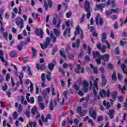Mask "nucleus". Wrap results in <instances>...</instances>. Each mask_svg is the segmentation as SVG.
<instances>
[{
    "label": "nucleus",
    "instance_id": "obj_39",
    "mask_svg": "<svg viewBox=\"0 0 127 127\" xmlns=\"http://www.w3.org/2000/svg\"><path fill=\"white\" fill-rule=\"evenodd\" d=\"M39 107L41 109V110H43L44 109H45V105H44V104L42 102H40L39 103Z\"/></svg>",
    "mask_w": 127,
    "mask_h": 127
},
{
    "label": "nucleus",
    "instance_id": "obj_13",
    "mask_svg": "<svg viewBox=\"0 0 127 127\" xmlns=\"http://www.w3.org/2000/svg\"><path fill=\"white\" fill-rule=\"evenodd\" d=\"M36 68L38 70H41V71H43V70H45V68H46V65H45V64H37Z\"/></svg>",
    "mask_w": 127,
    "mask_h": 127
},
{
    "label": "nucleus",
    "instance_id": "obj_49",
    "mask_svg": "<svg viewBox=\"0 0 127 127\" xmlns=\"http://www.w3.org/2000/svg\"><path fill=\"white\" fill-rule=\"evenodd\" d=\"M13 118L15 119V120H16V119H17V118L18 117V115L17 114V112H14V113L13 114Z\"/></svg>",
    "mask_w": 127,
    "mask_h": 127
},
{
    "label": "nucleus",
    "instance_id": "obj_19",
    "mask_svg": "<svg viewBox=\"0 0 127 127\" xmlns=\"http://www.w3.org/2000/svg\"><path fill=\"white\" fill-rule=\"evenodd\" d=\"M102 39H101V42L104 44L105 42H106V40L107 39V34L106 33H103L102 34Z\"/></svg>",
    "mask_w": 127,
    "mask_h": 127
},
{
    "label": "nucleus",
    "instance_id": "obj_48",
    "mask_svg": "<svg viewBox=\"0 0 127 127\" xmlns=\"http://www.w3.org/2000/svg\"><path fill=\"white\" fill-rule=\"evenodd\" d=\"M41 80L42 82H45L46 79H45V74L44 73H42L41 75Z\"/></svg>",
    "mask_w": 127,
    "mask_h": 127
},
{
    "label": "nucleus",
    "instance_id": "obj_8",
    "mask_svg": "<svg viewBox=\"0 0 127 127\" xmlns=\"http://www.w3.org/2000/svg\"><path fill=\"white\" fill-rule=\"evenodd\" d=\"M17 26H19L20 29H22L23 27H24V25H23V23H24V21H23V19L21 18H18V20L16 21L15 22Z\"/></svg>",
    "mask_w": 127,
    "mask_h": 127
},
{
    "label": "nucleus",
    "instance_id": "obj_10",
    "mask_svg": "<svg viewBox=\"0 0 127 127\" xmlns=\"http://www.w3.org/2000/svg\"><path fill=\"white\" fill-rule=\"evenodd\" d=\"M81 43V41H80V39H77L76 41V43L75 42H73L71 44V46L72 48H77V49L80 47V44Z\"/></svg>",
    "mask_w": 127,
    "mask_h": 127
},
{
    "label": "nucleus",
    "instance_id": "obj_23",
    "mask_svg": "<svg viewBox=\"0 0 127 127\" xmlns=\"http://www.w3.org/2000/svg\"><path fill=\"white\" fill-rule=\"evenodd\" d=\"M0 59L2 63H4L5 60L3 58V51L0 50Z\"/></svg>",
    "mask_w": 127,
    "mask_h": 127
},
{
    "label": "nucleus",
    "instance_id": "obj_54",
    "mask_svg": "<svg viewBox=\"0 0 127 127\" xmlns=\"http://www.w3.org/2000/svg\"><path fill=\"white\" fill-rule=\"evenodd\" d=\"M29 97H30V93H27L26 94V98L28 103L30 102V100H29Z\"/></svg>",
    "mask_w": 127,
    "mask_h": 127
},
{
    "label": "nucleus",
    "instance_id": "obj_32",
    "mask_svg": "<svg viewBox=\"0 0 127 127\" xmlns=\"http://www.w3.org/2000/svg\"><path fill=\"white\" fill-rule=\"evenodd\" d=\"M117 96H118V92L114 91L112 93V97L113 100H115Z\"/></svg>",
    "mask_w": 127,
    "mask_h": 127
},
{
    "label": "nucleus",
    "instance_id": "obj_38",
    "mask_svg": "<svg viewBox=\"0 0 127 127\" xmlns=\"http://www.w3.org/2000/svg\"><path fill=\"white\" fill-rule=\"evenodd\" d=\"M54 32L56 36H59L60 34V32H59V30H58V29H54Z\"/></svg>",
    "mask_w": 127,
    "mask_h": 127
},
{
    "label": "nucleus",
    "instance_id": "obj_40",
    "mask_svg": "<svg viewBox=\"0 0 127 127\" xmlns=\"http://www.w3.org/2000/svg\"><path fill=\"white\" fill-rule=\"evenodd\" d=\"M58 50V48H57V47H55L52 50V55L53 56L55 55V53L57 52Z\"/></svg>",
    "mask_w": 127,
    "mask_h": 127
},
{
    "label": "nucleus",
    "instance_id": "obj_56",
    "mask_svg": "<svg viewBox=\"0 0 127 127\" xmlns=\"http://www.w3.org/2000/svg\"><path fill=\"white\" fill-rule=\"evenodd\" d=\"M44 6L45 7L46 11H47V10H48V4H47V3L46 2H44Z\"/></svg>",
    "mask_w": 127,
    "mask_h": 127
},
{
    "label": "nucleus",
    "instance_id": "obj_30",
    "mask_svg": "<svg viewBox=\"0 0 127 127\" xmlns=\"http://www.w3.org/2000/svg\"><path fill=\"white\" fill-rule=\"evenodd\" d=\"M105 7V4L101 3L99 5H96L97 10H99V9H101L102 8H104Z\"/></svg>",
    "mask_w": 127,
    "mask_h": 127
},
{
    "label": "nucleus",
    "instance_id": "obj_43",
    "mask_svg": "<svg viewBox=\"0 0 127 127\" xmlns=\"http://www.w3.org/2000/svg\"><path fill=\"white\" fill-rule=\"evenodd\" d=\"M27 71L28 72V75L29 76H32V72L31 71V68H30V66L28 67Z\"/></svg>",
    "mask_w": 127,
    "mask_h": 127
},
{
    "label": "nucleus",
    "instance_id": "obj_24",
    "mask_svg": "<svg viewBox=\"0 0 127 127\" xmlns=\"http://www.w3.org/2000/svg\"><path fill=\"white\" fill-rule=\"evenodd\" d=\"M49 110L54 111V105H53V100L52 99L49 105Z\"/></svg>",
    "mask_w": 127,
    "mask_h": 127
},
{
    "label": "nucleus",
    "instance_id": "obj_44",
    "mask_svg": "<svg viewBox=\"0 0 127 127\" xmlns=\"http://www.w3.org/2000/svg\"><path fill=\"white\" fill-rule=\"evenodd\" d=\"M75 58V54L74 53L71 54L69 56H68V59L70 60H73Z\"/></svg>",
    "mask_w": 127,
    "mask_h": 127
},
{
    "label": "nucleus",
    "instance_id": "obj_62",
    "mask_svg": "<svg viewBox=\"0 0 127 127\" xmlns=\"http://www.w3.org/2000/svg\"><path fill=\"white\" fill-rule=\"evenodd\" d=\"M73 87H74V89L76 90V91H78L80 89V87L79 86H78V85H77L76 84H74L73 85Z\"/></svg>",
    "mask_w": 127,
    "mask_h": 127
},
{
    "label": "nucleus",
    "instance_id": "obj_14",
    "mask_svg": "<svg viewBox=\"0 0 127 127\" xmlns=\"http://www.w3.org/2000/svg\"><path fill=\"white\" fill-rule=\"evenodd\" d=\"M118 89L119 91H121L122 94H125L126 93L125 91H127V86L126 85H124L122 87L121 84H119Z\"/></svg>",
    "mask_w": 127,
    "mask_h": 127
},
{
    "label": "nucleus",
    "instance_id": "obj_42",
    "mask_svg": "<svg viewBox=\"0 0 127 127\" xmlns=\"http://www.w3.org/2000/svg\"><path fill=\"white\" fill-rule=\"evenodd\" d=\"M82 85H83V88H88V86H89L88 82L86 80H84L83 81Z\"/></svg>",
    "mask_w": 127,
    "mask_h": 127
},
{
    "label": "nucleus",
    "instance_id": "obj_37",
    "mask_svg": "<svg viewBox=\"0 0 127 127\" xmlns=\"http://www.w3.org/2000/svg\"><path fill=\"white\" fill-rule=\"evenodd\" d=\"M58 71L59 72H60V73H62V74H63V75H64V76H65V71L63 70V69H62V67H59L58 68Z\"/></svg>",
    "mask_w": 127,
    "mask_h": 127
},
{
    "label": "nucleus",
    "instance_id": "obj_5",
    "mask_svg": "<svg viewBox=\"0 0 127 127\" xmlns=\"http://www.w3.org/2000/svg\"><path fill=\"white\" fill-rule=\"evenodd\" d=\"M89 114L90 117H91L93 120H96L97 118V113H96L95 110H94L93 107H91L89 110Z\"/></svg>",
    "mask_w": 127,
    "mask_h": 127
},
{
    "label": "nucleus",
    "instance_id": "obj_26",
    "mask_svg": "<svg viewBox=\"0 0 127 127\" xmlns=\"http://www.w3.org/2000/svg\"><path fill=\"white\" fill-rule=\"evenodd\" d=\"M11 58H14V57H18V54L15 53V51H12L10 53Z\"/></svg>",
    "mask_w": 127,
    "mask_h": 127
},
{
    "label": "nucleus",
    "instance_id": "obj_16",
    "mask_svg": "<svg viewBox=\"0 0 127 127\" xmlns=\"http://www.w3.org/2000/svg\"><path fill=\"white\" fill-rule=\"evenodd\" d=\"M23 44H24V42L21 41L19 45L17 46V49L19 51H21L23 49Z\"/></svg>",
    "mask_w": 127,
    "mask_h": 127
},
{
    "label": "nucleus",
    "instance_id": "obj_2",
    "mask_svg": "<svg viewBox=\"0 0 127 127\" xmlns=\"http://www.w3.org/2000/svg\"><path fill=\"white\" fill-rule=\"evenodd\" d=\"M84 7L85 11L87 12V19H90V17H91L90 2H89L88 1H85L84 3Z\"/></svg>",
    "mask_w": 127,
    "mask_h": 127
},
{
    "label": "nucleus",
    "instance_id": "obj_11",
    "mask_svg": "<svg viewBox=\"0 0 127 127\" xmlns=\"http://www.w3.org/2000/svg\"><path fill=\"white\" fill-rule=\"evenodd\" d=\"M96 46L99 50H101L102 51V53H105L106 52V49L107 48L106 46L103 45L102 47L101 44L98 43Z\"/></svg>",
    "mask_w": 127,
    "mask_h": 127
},
{
    "label": "nucleus",
    "instance_id": "obj_47",
    "mask_svg": "<svg viewBox=\"0 0 127 127\" xmlns=\"http://www.w3.org/2000/svg\"><path fill=\"white\" fill-rule=\"evenodd\" d=\"M115 54L116 55H120V49L119 47H117L115 49Z\"/></svg>",
    "mask_w": 127,
    "mask_h": 127
},
{
    "label": "nucleus",
    "instance_id": "obj_50",
    "mask_svg": "<svg viewBox=\"0 0 127 127\" xmlns=\"http://www.w3.org/2000/svg\"><path fill=\"white\" fill-rule=\"evenodd\" d=\"M9 79H10V74L7 73L6 75V82H8L9 81Z\"/></svg>",
    "mask_w": 127,
    "mask_h": 127
},
{
    "label": "nucleus",
    "instance_id": "obj_28",
    "mask_svg": "<svg viewBox=\"0 0 127 127\" xmlns=\"http://www.w3.org/2000/svg\"><path fill=\"white\" fill-rule=\"evenodd\" d=\"M80 33H81V31H80V26H77L74 34L75 36H77V35L80 34Z\"/></svg>",
    "mask_w": 127,
    "mask_h": 127
},
{
    "label": "nucleus",
    "instance_id": "obj_61",
    "mask_svg": "<svg viewBox=\"0 0 127 127\" xmlns=\"http://www.w3.org/2000/svg\"><path fill=\"white\" fill-rule=\"evenodd\" d=\"M84 20H85V14H83L80 20V23L82 22H84Z\"/></svg>",
    "mask_w": 127,
    "mask_h": 127
},
{
    "label": "nucleus",
    "instance_id": "obj_58",
    "mask_svg": "<svg viewBox=\"0 0 127 127\" xmlns=\"http://www.w3.org/2000/svg\"><path fill=\"white\" fill-rule=\"evenodd\" d=\"M101 60H102V59L101 58H99L98 59H96V62L98 65H100V64H101Z\"/></svg>",
    "mask_w": 127,
    "mask_h": 127
},
{
    "label": "nucleus",
    "instance_id": "obj_25",
    "mask_svg": "<svg viewBox=\"0 0 127 127\" xmlns=\"http://www.w3.org/2000/svg\"><path fill=\"white\" fill-rule=\"evenodd\" d=\"M81 69V64H77V68H75L74 71L76 74L80 73V69Z\"/></svg>",
    "mask_w": 127,
    "mask_h": 127
},
{
    "label": "nucleus",
    "instance_id": "obj_9",
    "mask_svg": "<svg viewBox=\"0 0 127 127\" xmlns=\"http://www.w3.org/2000/svg\"><path fill=\"white\" fill-rule=\"evenodd\" d=\"M76 112L78 114L80 115V116L81 117H84V116H85V114H86V111L83 110L81 106L77 107L76 109Z\"/></svg>",
    "mask_w": 127,
    "mask_h": 127
},
{
    "label": "nucleus",
    "instance_id": "obj_34",
    "mask_svg": "<svg viewBox=\"0 0 127 127\" xmlns=\"http://www.w3.org/2000/svg\"><path fill=\"white\" fill-rule=\"evenodd\" d=\"M60 54H61V56H62V57H63V58H64V59H65V60H66V59H67V56L65 54V53L63 52V51H62V50H60Z\"/></svg>",
    "mask_w": 127,
    "mask_h": 127
},
{
    "label": "nucleus",
    "instance_id": "obj_17",
    "mask_svg": "<svg viewBox=\"0 0 127 127\" xmlns=\"http://www.w3.org/2000/svg\"><path fill=\"white\" fill-rule=\"evenodd\" d=\"M49 44H50V37H47L46 38L45 43L44 44V47L45 48H47V47L48 45H49Z\"/></svg>",
    "mask_w": 127,
    "mask_h": 127
},
{
    "label": "nucleus",
    "instance_id": "obj_31",
    "mask_svg": "<svg viewBox=\"0 0 127 127\" xmlns=\"http://www.w3.org/2000/svg\"><path fill=\"white\" fill-rule=\"evenodd\" d=\"M51 74L52 73L50 71H47V74L46 75V77L48 81L51 80Z\"/></svg>",
    "mask_w": 127,
    "mask_h": 127
},
{
    "label": "nucleus",
    "instance_id": "obj_45",
    "mask_svg": "<svg viewBox=\"0 0 127 127\" xmlns=\"http://www.w3.org/2000/svg\"><path fill=\"white\" fill-rule=\"evenodd\" d=\"M83 54H84V51L83 50V49H81L80 50V53L78 55L79 58H82V56H83Z\"/></svg>",
    "mask_w": 127,
    "mask_h": 127
},
{
    "label": "nucleus",
    "instance_id": "obj_60",
    "mask_svg": "<svg viewBox=\"0 0 127 127\" xmlns=\"http://www.w3.org/2000/svg\"><path fill=\"white\" fill-rule=\"evenodd\" d=\"M39 15H38V13H36V14H34L33 13H32V16L33 17H34V19H36V18H37V17H38Z\"/></svg>",
    "mask_w": 127,
    "mask_h": 127
},
{
    "label": "nucleus",
    "instance_id": "obj_29",
    "mask_svg": "<svg viewBox=\"0 0 127 127\" xmlns=\"http://www.w3.org/2000/svg\"><path fill=\"white\" fill-rule=\"evenodd\" d=\"M112 80L115 81V82H117V72L116 71H114L113 74L112 75Z\"/></svg>",
    "mask_w": 127,
    "mask_h": 127
},
{
    "label": "nucleus",
    "instance_id": "obj_1",
    "mask_svg": "<svg viewBox=\"0 0 127 127\" xmlns=\"http://www.w3.org/2000/svg\"><path fill=\"white\" fill-rule=\"evenodd\" d=\"M89 85L90 87L93 86L92 90L93 94L96 98H97V96H98V93H97V91L99 90V88L98 87V81L97 80L94 81V83L92 81H90Z\"/></svg>",
    "mask_w": 127,
    "mask_h": 127
},
{
    "label": "nucleus",
    "instance_id": "obj_7",
    "mask_svg": "<svg viewBox=\"0 0 127 127\" xmlns=\"http://www.w3.org/2000/svg\"><path fill=\"white\" fill-rule=\"evenodd\" d=\"M35 34L36 36H40V38H43V30L42 29L36 28L35 30Z\"/></svg>",
    "mask_w": 127,
    "mask_h": 127
},
{
    "label": "nucleus",
    "instance_id": "obj_22",
    "mask_svg": "<svg viewBox=\"0 0 127 127\" xmlns=\"http://www.w3.org/2000/svg\"><path fill=\"white\" fill-rule=\"evenodd\" d=\"M90 67L91 69H93L94 74H98L99 71H98V67L94 66L92 64H90Z\"/></svg>",
    "mask_w": 127,
    "mask_h": 127
},
{
    "label": "nucleus",
    "instance_id": "obj_27",
    "mask_svg": "<svg viewBox=\"0 0 127 127\" xmlns=\"http://www.w3.org/2000/svg\"><path fill=\"white\" fill-rule=\"evenodd\" d=\"M48 67L50 71H53V69H54V67H55V64H54L52 63H50L48 64Z\"/></svg>",
    "mask_w": 127,
    "mask_h": 127
},
{
    "label": "nucleus",
    "instance_id": "obj_12",
    "mask_svg": "<svg viewBox=\"0 0 127 127\" xmlns=\"http://www.w3.org/2000/svg\"><path fill=\"white\" fill-rule=\"evenodd\" d=\"M100 58L102 59L104 62H109L110 60V55L109 54L101 55Z\"/></svg>",
    "mask_w": 127,
    "mask_h": 127
},
{
    "label": "nucleus",
    "instance_id": "obj_63",
    "mask_svg": "<svg viewBox=\"0 0 127 127\" xmlns=\"http://www.w3.org/2000/svg\"><path fill=\"white\" fill-rule=\"evenodd\" d=\"M27 60H28V57H24V58H23V63H26V62H27Z\"/></svg>",
    "mask_w": 127,
    "mask_h": 127
},
{
    "label": "nucleus",
    "instance_id": "obj_6",
    "mask_svg": "<svg viewBox=\"0 0 127 127\" xmlns=\"http://www.w3.org/2000/svg\"><path fill=\"white\" fill-rule=\"evenodd\" d=\"M100 16L99 14L97 15L95 17V22L97 25H103L104 23V21L103 20V18H100Z\"/></svg>",
    "mask_w": 127,
    "mask_h": 127
},
{
    "label": "nucleus",
    "instance_id": "obj_35",
    "mask_svg": "<svg viewBox=\"0 0 127 127\" xmlns=\"http://www.w3.org/2000/svg\"><path fill=\"white\" fill-rule=\"evenodd\" d=\"M3 36L4 38V39H5L6 40V41H7V40H8V39L7 38V37H8V33L7 32L3 33Z\"/></svg>",
    "mask_w": 127,
    "mask_h": 127
},
{
    "label": "nucleus",
    "instance_id": "obj_51",
    "mask_svg": "<svg viewBox=\"0 0 127 127\" xmlns=\"http://www.w3.org/2000/svg\"><path fill=\"white\" fill-rule=\"evenodd\" d=\"M48 4L50 7H52V6L53 5V3L52 2V1L51 0H49L48 1Z\"/></svg>",
    "mask_w": 127,
    "mask_h": 127
},
{
    "label": "nucleus",
    "instance_id": "obj_59",
    "mask_svg": "<svg viewBox=\"0 0 127 127\" xmlns=\"http://www.w3.org/2000/svg\"><path fill=\"white\" fill-rule=\"evenodd\" d=\"M71 15H72V13L71 12H68L66 13L67 18H70Z\"/></svg>",
    "mask_w": 127,
    "mask_h": 127
},
{
    "label": "nucleus",
    "instance_id": "obj_18",
    "mask_svg": "<svg viewBox=\"0 0 127 127\" xmlns=\"http://www.w3.org/2000/svg\"><path fill=\"white\" fill-rule=\"evenodd\" d=\"M121 68L123 71L124 74H125V75H127V65H126V64H123L121 65Z\"/></svg>",
    "mask_w": 127,
    "mask_h": 127
},
{
    "label": "nucleus",
    "instance_id": "obj_55",
    "mask_svg": "<svg viewBox=\"0 0 127 127\" xmlns=\"http://www.w3.org/2000/svg\"><path fill=\"white\" fill-rule=\"evenodd\" d=\"M85 60L86 62H90V61H91V59H90L89 56H86L85 57Z\"/></svg>",
    "mask_w": 127,
    "mask_h": 127
},
{
    "label": "nucleus",
    "instance_id": "obj_41",
    "mask_svg": "<svg viewBox=\"0 0 127 127\" xmlns=\"http://www.w3.org/2000/svg\"><path fill=\"white\" fill-rule=\"evenodd\" d=\"M3 12H4V8H0V19H1V20H2V16H1V13H3Z\"/></svg>",
    "mask_w": 127,
    "mask_h": 127
},
{
    "label": "nucleus",
    "instance_id": "obj_3",
    "mask_svg": "<svg viewBox=\"0 0 127 127\" xmlns=\"http://www.w3.org/2000/svg\"><path fill=\"white\" fill-rule=\"evenodd\" d=\"M66 26L68 27V29H65L64 32V36H66L67 34V36L70 37L71 36V28H70V21H67L65 22Z\"/></svg>",
    "mask_w": 127,
    "mask_h": 127
},
{
    "label": "nucleus",
    "instance_id": "obj_46",
    "mask_svg": "<svg viewBox=\"0 0 127 127\" xmlns=\"http://www.w3.org/2000/svg\"><path fill=\"white\" fill-rule=\"evenodd\" d=\"M108 67L109 69H111V70H114L115 68L114 65L112 64L111 63L108 64Z\"/></svg>",
    "mask_w": 127,
    "mask_h": 127
},
{
    "label": "nucleus",
    "instance_id": "obj_33",
    "mask_svg": "<svg viewBox=\"0 0 127 127\" xmlns=\"http://www.w3.org/2000/svg\"><path fill=\"white\" fill-rule=\"evenodd\" d=\"M31 49L33 52V57H36V56H37V51H36V49L34 48H32Z\"/></svg>",
    "mask_w": 127,
    "mask_h": 127
},
{
    "label": "nucleus",
    "instance_id": "obj_64",
    "mask_svg": "<svg viewBox=\"0 0 127 127\" xmlns=\"http://www.w3.org/2000/svg\"><path fill=\"white\" fill-rule=\"evenodd\" d=\"M127 42L126 41H120V45L121 46H124L125 44H127Z\"/></svg>",
    "mask_w": 127,
    "mask_h": 127
},
{
    "label": "nucleus",
    "instance_id": "obj_15",
    "mask_svg": "<svg viewBox=\"0 0 127 127\" xmlns=\"http://www.w3.org/2000/svg\"><path fill=\"white\" fill-rule=\"evenodd\" d=\"M111 3L112 5V7H115V6H116V2L112 1L111 0H108L106 3V5H107V6H109L111 5Z\"/></svg>",
    "mask_w": 127,
    "mask_h": 127
},
{
    "label": "nucleus",
    "instance_id": "obj_57",
    "mask_svg": "<svg viewBox=\"0 0 127 127\" xmlns=\"http://www.w3.org/2000/svg\"><path fill=\"white\" fill-rule=\"evenodd\" d=\"M56 23H57V20L56 19V17H54L53 19V24L54 25H56Z\"/></svg>",
    "mask_w": 127,
    "mask_h": 127
},
{
    "label": "nucleus",
    "instance_id": "obj_52",
    "mask_svg": "<svg viewBox=\"0 0 127 127\" xmlns=\"http://www.w3.org/2000/svg\"><path fill=\"white\" fill-rule=\"evenodd\" d=\"M74 124L75 125V127H77L78 126V124H79V120L78 119L75 118L73 121Z\"/></svg>",
    "mask_w": 127,
    "mask_h": 127
},
{
    "label": "nucleus",
    "instance_id": "obj_21",
    "mask_svg": "<svg viewBox=\"0 0 127 127\" xmlns=\"http://www.w3.org/2000/svg\"><path fill=\"white\" fill-rule=\"evenodd\" d=\"M102 78V86L103 87H105L106 85H107V79H106V77L105 76H101Z\"/></svg>",
    "mask_w": 127,
    "mask_h": 127
},
{
    "label": "nucleus",
    "instance_id": "obj_36",
    "mask_svg": "<svg viewBox=\"0 0 127 127\" xmlns=\"http://www.w3.org/2000/svg\"><path fill=\"white\" fill-rule=\"evenodd\" d=\"M99 70L100 72L102 73V75L101 76H105V69L104 68V67L101 66Z\"/></svg>",
    "mask_w": 127,
    "mask_h": 127
},
{
    "label": "nucleus",
    "instance_id": "obj_53",
    "mask_svg": "<svg viewBox=\"0 0 127 127\" xmlns=\"http://www.w3.org/2000/svg\"><path fill=\"white\" fill-rule=\"evenodd\" d=\"M42 96L44 99H46V97L47 96V93H46V91H43Z\"/></svg>",
    "mask_w": 127,
    "mask_h": 127
},
{
    "label": "nucleus",
    "instance_id": "obj_20",
    "mask_svg": "<svg viewBox=\"0 0 127 127\" xmlns=\"http://www.w3.org/2000/svg\"><path fill=\"white\" fill-rule=\"evenodd\" d=\"M93 58H96V57H98V58H101L102 55L100 54V53L98 51L93 52Z\"/></svg>",
    "mask_w": 127,
    "mask_h": 127
},
{
    "label": "nucleus",
    "instance_id": "obj_4",
    "mask_svg": "<svg viewBox=\"0 0 127 127\" xmlns=\"http://www.w3.org/2000/svg\"><path fill=\"white\" fill-rule=\"evenodd\" d=\"M99 95L100 97H110L111 95V91H110V90H107V92L106 91V90L102 89L101 91L99 92Z\"/></svg>",
    "mask_w": 127,
    "mask_h": 127
}]
</instances>
